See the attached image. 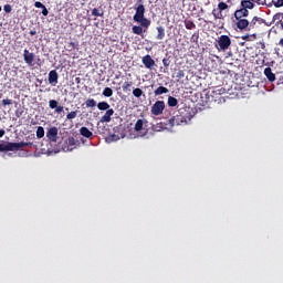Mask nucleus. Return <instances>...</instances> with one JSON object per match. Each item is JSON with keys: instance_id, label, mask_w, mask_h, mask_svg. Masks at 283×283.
<instances>
[{"instance_id": "obj_1", "label": "nucleus", "mask_w": 283, "mask_h": 283, "mask_svg": "<svg viewBox=\"0 0 283 283\" xmlns=\"http://www.w3.org/2000/svg\"><path fill=\"white\" fill-rule=\"evenodd\" d=\"M224 94H227V88L214 87L206 94L207 103H226L227 99L224 98Z\"/></svg>"}, {"instance_id": "obj_2", "label": "nucleus", "mask_w": 283, "mask_h": 283, "mask_svg": "<svg viewBox=\"0 0 283 283\" xmlns=\"http://www.w3.org/2000/svg\"><path fill=\"white\" fill-rule=\"evenodd\" d=\"M133 20L136 23H139L142 28H144V30H149V25H151V20L145 18V4H138Z\"/></svg>"}, {"instance_id": "obj_3", "label": "nucleus", "mask_w": 283, "mask_h": 283, "mask_svg": "<svg viewBox=\"0 0 283 283\" xmlns=\"http://www.w3.org/2000/svg\"><path fill=\"white\" fill-rule=\"evenodd\" d=\"M34 144L32 142H20V143H7L0 144V151H19L23 147H32Z\"/></svg>"}, {"instance_id": "obj_4", "label": "nucleus", "mask_w": 283, "mask_h": 283, "mask_svg": "<svg viewBox=\"0 0 283 283\" xmlns=\"http://www.w3.org/2000/svg\"><path fill=\"white\" fill-rule=\"evenodd\" d=\"M189 120H191V117L189 115H187V113L179 112V114L172 116L168 120V125H170V127H176L178 125H187V123H189Z\"/></svg>"}, {"instance_id": "obj_5", "label": "nucleus", "mask_w": 283, "mask_h": 283, "mask_svg": "<svg viewBox=\"0 0 283 283\" xmlns=\"http://www.w3.org/2000/svg\"><path fill=\"white\" fill-rule=\"evenodd\" d=\"M218 52H227L231 48V38L229 35H220L214 43Z\"/></svg>"}, {"instance_id": "obj_6", "label": "nucleus", "mask_w": 283, "mask_h": 283, "mask_svg": "<svg viewBox=\"0 0 283 283\" xmlns=\"http://www.w3.org/2000/svg\"><path fill=\"white\" fill-rule=\"evenodd\" d=\"M150 112L153 116H160V114L165 112V101L155 102V104L150 108Z\"/></svg>"}, {"instance_id": "obj_7", "label": "nucleus", "mask_w": 283, "mask_h": 283, "mask_svg": "<svg viewBox=\"0 0 283 283\" xmlns=\"http://www.w3.org/2000/svg\"><path fill=\"white\" fill-rule=\"evenodd\" d=\"M76 146V139L74 137H69L64 144L62 145V149L64 151H72L74 147Z\"/></svg>"}, {"instance_id": "obj_8", "label": "nucleus", "mask_w": 283, "mask_h": 283, "mask_svg": "<svg viewBox=\"0 0 283 283\" xmlns=\"http://www.w3.org/2000/svg\"><path fill=\"white\" fill-rule=\"evenodd\" d=\"M46 138H49L50 143H56L57 138H59V128L56 127H51L48 132H46Z\"/></svg>"}, {"instance_id": "obj_9", "label": "nucleus", "mask_w": 283, "mask_h": 283, "mask_svg": "<svg viewBox=\"0 0 283 283\" xmlns=\"http://www.w3.org/2000/svg\"><path fill=\"white\" fill-rule=\"evenodd\" d=\"M23 59L27 65H34V53L30 52V50L24 49Z\"/></svg>"}, {"instance_id": "obj_10", "label": "nucleus", "mask_w": 283, "mask_h": 283, "mask_svg": "<svg viewBox=\"0 0 283 283\" xmlns=\"http://www.w3.org/2000/svg\"><path fill=\"white\" fill-rule=\"evenodd\" d=\"M237 20V23H235V27L238 28V30H249L250 28V22L249 20L244 19V18H240V19H235Z\"/></svg>"}, {"instance_id": "obj_11", "label": "nucleus", "mask_w": 283, "mask_h": 283, "mask_svg": "<svg viewBox=\"0 0 283 283\" xmlns=\"http://www.w3.org/2000/svg\"><path fill=\"white\" fill-rule=\"evenodd\" d=\"M142 62L147 70H151L156 65V62L154 61V59H151V55L149 54L145 55Z\"/></svg>"}, {"instance_id": "obj_12", "label": "nucleus", "mask_w": 283, "mask_h": 283, "mask_svg": "<svg viewBox=\"0 0 283 283\" xmlns=\"http://www.w3.org/2000/svg\"><path fill=\"white\" fill-rule=\"evenodd\" d=\"M49 83L53 86L59 83V73L56 72V70H52L49 72Z\"/></svg>"}, {"instance_id": "obj_13", "label": "nucleus", "mask_w": 283, "mask_h": 283, "mask_svg": "<svg viewBox=\"0 0 283 283\" xmlns=\"http://www.w3.org/2000/svg\"><path fill=\"white\" fill-rule=\"evenodd\" d=\"M249 17V10L241 7L239 10L234 11V19H244Z\"/></svg>"}, {"instance_id": "obj_14", "label": "nucleus", "mask_w": 283, "mask_h": 283, "mask_svg": "<svg viewBox=\"0 0 283 283\" xmlns=\"http://www.w3.org/2000/svg\"><path fill=\"white\" fill-rule=\"evenodd\" d=\"M114 116V108H109L106 113L101 117V123H112V117Z\"/></svg>"}, {"instance_id": "obj_15", "label": "nucleus", "mask_w": 283, "mask_h": 283, "mask_svg": "<svg viewBox=\"0 0 283 283\" xmlns=\"http://www.w3.org/2000/svg\"><path fill=\"white\" fill-rule=\"evenodd\" d=\"M264 76H266L270 83L275 82V73H273V70L269 66L264 69Z\"/></svg>"}, {"instance_id": "obj_16", "label": "nucleus", "mask_w": 283, "mask_h": 283, "mask_svg": "<svg viewBox=\"0 0 283 283\" xmlns=\"http://www.w3.org/2000/svg\"><path fill=\"white\" fill-rule=\"evenodd\" d=\"M241 8H244L245 10H253L255 4L253 3V0H241Z\"/></svg>"}, {"instance_id": "obj_17", "label": "nucleus", "mask_w": 283, "mask_h": 283, "mask_svg": "<svg viewBox=\"0 0 283 283\" xmlns=\"http://www.w3.org/2000/svg\"><path fill=\"white\" fill-rule=\"evenodd\" d=\"M81 136H84V138H92L94 136V133L91 132L90 128L83 126L80 128Z\"/></svg>"}, {"instance_id": "obj_18", "label": "nucleus", "mask_w": 283, "mask_h": 283, "mask_svg": "<svg viewBox=\"0 0 283 283\" xmlns=\"http://www.w3.org/2000/svg\"><path fill=\"white\" fill-rule=\"evenodd\" d=\"M145 27L140 25H134L132 28L133 34H137L139 36H143V32H147V29L143 30Z\"/></svg>"}, {"instance_id": "obj_19", "label": "nucleus", "mask_w": 283, "mask_h": 283, "mask_svg": "<svg viewBox=\"0 0 283 283\" xmlns=\"http://www.w3.org/2000/svg\"><path fill=\"white\" fill-rule=\"evenodd\" d=\"M34 7L41 8L43 17H48V14H50V11H48V8L42 2L35 1Z\"/></svg>"}, {"instance_id": "obj_20", "label": "nucleus", "mask_w": 283, "mask_h": 283, "mask_svg": "<svg viewBox=\"0 0 283 283\" xmlns=\"http://www.w3.org/2000/svg\"><path fill=\"white\" fill-rule=\"evenodd\" d=\"M161 94H169V88L159 86L155 90V96H161Z\"/></svg>"}, {"instance_id": "obj_21", "label": "nucleus", "mask_w": 283, "mask_h": 283, "mask_svg": "<svg viewBox=\"0 0 283 283\" xmlns=\"http://www.w3.org/2000/svg\"><path fill=\"white\" fill-rule=\"evenodd\" d=\"M186 30H196V23L193 20L186 19L184 21Z\"/></svg>"}, {"instance_id": "obj_22", "label": "nucleus", "mask_w": 283, "mask_h": 283, "mask_svg": "<svg viewBox=\"0 0 283 283\" xmlns=\"http://www.w3.org/2000/svg\"><path fill=\"white\" fill-rule=\"evenodd\" d=\"M157 41H163L165 39V28L164 27H157Z\"/></svg>"}, {"instance_id": "obj_23", "label": "nucleus", "mask_w": 283, "mask_h": 283, "mask_svg": "<svg viewBox=\"0 0 283 283\" xmlns=\"http://www.w3.org/2000/svg\"><path fill=\"white\" fill-rule=\"evenodd\" d=\"M97 108L99 109V112H107L109 109V103L107 102H99L97 104Z\"/></svg>"}, {"instance_id": "obj_24", "label": "nucleus", "mask_w": 283, "mask_h": 283, "mask_svg": "<svg viewBox=\"0 0 283 283\" xmlns=\"http://www.w3.org/2000/svg\"><path fill=\"white\" fill-rule=\"evenodd\" d=\"M145 125V120L143 119H138L136 123H135V132H143V127Z\"/></svg>"}, {"instance_id": "obj_25", "label": "nucleus", "mask_w": 283, "mask_h": 283, "mask_svg": "<svg viewBox=\"0 0 283 283\" xmlns=\"http://www.w3.org/2000/svg\"><path fill=\"white\" fill-rule=\"evenodd\" d=\"M103 96H105L106 98H109L114 95V91L112 90V87H105L103 90Z\"/></svg>"}, {"instance_id": "obj_26", "label": "nucleus", "mask_w": 283, "mask_h": 283, "mask_svg": "<svg viewBox=\"0 0 283 283\" xmlns=\"http://www.w3.org/2000/svg\"><path fill=\"white\" fill-rule=\"evenodd\" d=\"M258 21H262V19L259 17H253L252 20L250 21L249 30H253L255 28Z\"/></svg>"}, {"instance_id": "obj_27", "label": "nucleus", "mask_w": 283, "mask_h": 283, "mask_svg": "<svg viewBox=\"0 0 283 283\" xmlns=\"http://www.w3.org/2000/svg\"><path fill=\"white\" fill-rule=\"evenodd\" d=\"M178 105V99L174 96L168 97V106L169 107H176Z\"/></svg>"}, {"instance_id": "obj_28", "label": "nucleus", "mask_w": 283, "mask_h": 283, "mask_svg": "<svg viewBox=\"0 0 283 283\" xmlns=\"http://www.w3.org/2000/svg\"><path fill=\"white\" fill-rule=\"evenodd\" d=\"M200 40V32H195L192 35H191V38H190V41L192 42V43H196V45H198V41Z\"/></svg>"}, {"instance_id": "obj_29", "label": "nucleus", "mask_w": 283, "mask_h": 283, "mask_svg": "<svg viewBox=\"0 0 283 283\" xmlns=\"http://www.w3.org/2000/svg\"><path fill=\"white\" fill-rule=\"evenodd\" d=\"M45 136V128L43 126H39L36 129V138H43Z\"/></svg>"}, {"instance_id": "obj_30", "label": "nucleus", "mask_w": 283, "mask_h": 283, "mask_svg": "<svg viewBox=\"0 0 283 283\" xmlns=\"http://www.w3.org/2000/svg\"><path fill=\"white\" fill-rule=\"evenodd\" d=\"M132 85H133L132 82H124L122 86L123 92H132Z\"/></svg>"}, {"instance_id": "obj_31", "label": "nucleus", "mask_w": 283, "mask_h": 283, "mask_svg": "<svg viewBox=\"0 0 283 283\" xmlns=\"http://www.w3.org/2000/svg\"><path fill=\"white\" fill-rule=\"evenodd\" d=\"M78 116V111H72L66 115L67 120H74Z\"/></svg>"}, {"instance_id": "obj_32", "label": "nucleus", "mask_w": 283, "mask_h": 283, "mask_svg": "<svg viewBox=\"0 0 283 283\" xmlns=\"http://www.w3.org/2000/svg\"><path fill=\"white\" fill-rule=\"evenodd\" d=\"M228 9H229V4H227V2H219L218 3L219 12H223V10H228Z\"/></svg>"}, {"instance_id": "obj_33", "label": "nucleus", "mask_w": 283, "mask_h": 283, "mask_svg": "<svg viewBox=\"0 0 283 283\" xmlns=\"http://www.w3.org/2000/svg\"><path fill=\"white\" fill-rule=\"evenodd\" d=\"M85 105H86V107H96V99H94V98H88V99L85 102Z\"/></svg>"}, {"instance_id": "obj_34", "label": "nucleus", "mask_w": 283, "mask_h": 283, "mask_svg": "<svg viewBox=\"0 0 283 283\" xmlns=\"http://www.w3.org/2000/svg\"><path fill=\"white\" fill-rule=\"evenodd\" d=\"M144 92L140 88H135L133 90V95L135 96V98H140V96H143Z\"/></svg>"}, {"instance_id": "obj_35", "label": "nucleus", "mask_w": 283, "mask_h": 283, "mask_svg": "<svg viewBox=\"0 0 283 283\" xmlns=\"http://www.w3.org/2000/svg\"><path fill=\"white\" fill-rule=\"evenodd\" d=\"M59 105V102L56 99H50L49 101V107L50 109H56V106Z\"/></svg>"}, {"instance_id": "obj_36", "label": "nucleus", "mask_w": 283, "mask_h": 283, "mask_svg": "<svg viewBox=\"0 0 283 283\" xmlns=\"http://www.w3.org/2000/svg\"><path fill=\"white\" fill-rule=\"evenodd\" d=\"M212 17H214V19H224V15H222V12H217L216 9L212 10Z\"/></svg>"}, {"instance_id": "obj_37", "label": "nucleus", "mask_w": 283, "mask_h": 283, "mask_svg": "<svg viewBox=\"0 0 283 283\" xmlns=\"http://www.w3.org/2000/svg\"><path fill=\"white\" fill-rule=\"evenodd\" d=\"M66 50H67V52H74V50H76V43L70 42V43L66 45Z\"/></svg>"}, {"instance_id": "obj_38", "label": "nucleus", "mask_w": 283, "mask_h": 283, "mask_svg": "<svg viewBox=\"0 0 283 283\" xmlns=\"http://www.w3.org/2000/svg\"><path fill=\"white\" fill-rule=\"evenodd\" d=\"M163 65L164 67H166V70H169V65H171V61L169 60V57L163 59Z\"/></svg>"}, {"instance_id": "obj_39", "label": "nucleus", "mask_w": 283, "mask_h": 283, "mask_svg": "<svg viewBox=\"0 0 283 283\" xmlns=\"http://www.w3.org/2000/svg\"><path fill=\"white\" fill-rule=\"evenodd\" d=\"M153 132H163V124L151 126Z\"/></svg>"}, {"instance_id": "obj_40", "label": "nucleus", "mask_w": 283, "mask_h": 283, "mask_svg": "<svg viewBox=\"0 0 283 283\" xmlns=\"http://www.w3.org/2000/svg\"><path fill=\"white\" fill-rule=\"evenodd\" d=\"M92 15L93 17H103V11L101 12V11H98V9L94 8L92 10Z\"/></svg>"}, {"instance_id": "obj_41", "label": "nucleus", "mask_w": 283, "mask_h": 283, "mask_svg": "<svg viewBox=\"0 0 283 283\" xmlns=\"http://www.w3.org/2000/svg\"><path fill=\"white\" fill-rule=\"evenodd\" d=\"M252 2L254 6H266V0H252Z\"/></svg>"}, {"instance_id": "obj_42", "label": "nucleus", "mask_w": 283, "mask_h": 283, "mask_svg": "<svg viewBox=\"0 0 283 283\" xmlns=\"http://www.w3.org/2000/svg\"><path fill=\"white\" fill-rule=\"evenodd\" d=\"M272 3L275 8H283V0L272 1Z\"/></svg>"}, {"instance_id": "obj_43", "label": "nucleus", "mask_w": 283, "mask_h": 283, "mask_svg": "<svg viewBox=\"0 0 283 283\" xmlns=\"http://www.w3.org/2000/svg\"><path fill=\"white\" fill-rule=\"evenodd\" d=\"M3 10L7 14H10L12 12V6L10 4H4Z\"/></svg>"}, {"instance_id": "obj_44", "label": "nucleus", "mask_w": 283, "mask_h": 283, "mask_svg": "<svg viewBox=\"0 0 283 283\" xmlns=\"http://www.w3.org/2000/svg\"><path fill=\"white\" fill-rule=\"evenodd\" d=\"M280 19H283V13H276L273 15V21H280Z\"/></svg>"}, {"instance_id": "obj_45", "label": "nucleus", "mask_w": 283, "mask_h": 283, "mask_svg": "<svg viewBox=\"0 0 283 283\" xmlns=\"http://www.w3.org/2000/svg\"><path fill=\"white\" fill-rule=\"evenodd\" d=\"M2 105L6 107V105H12V99H2Z\"/></svg>"}, {"instance_id": "obj_46", "label": "nucleus", "mask_w": 283, "mask_h": 283, "mask_svg": "<svg viewBox=\"0 0 283 283\" xmlns=\"http://www.w3.org/2000/svg\"><path fill=\"white\" fill-rule=\"evenodd\" d=\"M177 78H185V71H179L177 73Z\"/></svg>"}, {"instance_id": "obj_47", "label": "nucleus", "mask_w": 283, "mask_h": 283, "mask_svg": "<svg viewBox=\"0 0 283 283\" xmlns=\"http://www.w3.org/2000/svg\"><path fill=\"white\" fill-rule=\"evenodd\" d=\"M63 112V106H56L55 107V114H61Z\"/></svg>"}, {"instance_id": "obj_48", "label": "nucleus", "mask_w": 283, "mask_h": 283, "mask_svg": "<svg viewBox=\"0 0 283 283\" xmlns=\"http://www.w3.org/2000/svg\"><path fill=\"white\" fill-rule=\"evenodd\" d=\"M241 39H242V41H251V35L245 34Z\"/></svg>"}, {"instance_id": "obj_49", "label": "nucleus", "mask_w": 283, "mask_h": 283, "mask_svg": "<svg viewBox=\"0 0 283 283\" xmlns=\"http://www.w3.org/2000/svg\"><path fill=\"white\" fill-rule=\"evenodd\" d=\"M259 45H261V50H266V44L264 42H259Z\"/></svg>"}, {"instance_id": "obj_50", "label": "nucleus", "mask_w": 283, "mask_h": 283, "mask_svg": "<svg viewBox=\"0 0 283 283\" xmlns=\"http://www.w3.org/2000/svg\"><path fill=\"white\" fill-rule=\"evenodd\" d=\"M3 136H6V130L4 129H0V138H3Z\"/></svg>"}, {"instance_id": "obj_51", "label": "nucleus", "mask_w": 283, "mask_h": 283, "mask_svg": "<svg viewBox=\"0 0 283 283\" xmlns=\"http://www.w3.org/2000/svg\"><path fill=\"white\" fill-rule=\"evenodd\" d=\"M29 34H30L31 36H35L36 32H35L34 30H31V31L29 32Z\"/></svg>"}, {"instance_id": "obj_52", "label": "nucleus", "mask_w": 283, "mask_h": 283, "mask_svg": "<svg viewBox=\"0 0 283 283\" xmlns=\"http://www.w3.org/2000/svg\"><path fill=\"white\" fill-rule=\"evenodd\" d=\"M279 45L283 48V38L279 41Z\"/></svg>"}, {"instance_id": "obj_53", "label": "nucleus", "mask_w": 283, "mask_h": 283, "mask_svg": "<svg viewBox=\"0 0 283 283\" xmlns=\"http://www.w3.org/2000/svg\"><path fill=\"white\" fill-rule=\"evenodd\" d=\"M281 29L283 30V22H281Z\"/></svg>"}, {"instance_id": "obj_54", "label": "nucleus", "mask_w": 283, "mask_h": 283, "mask_svg": "<svg viewBox=\"0 0 283 283\" xmlns=\"http://www.w3.org/2000/svg\"><path fill=\"white\" fill-rule=\"evenodd\" d=\"M185 1H187V0H182V3H185Z\"/></svg>"}, {"instance_id": "obj_55", "label": "nucleus", "mask_w": 283, "mask_h": 283, "mask_svg": "<svg viewBox=\"0 0 283 283\" xmlns=\"http://www.w3.org/2000/svg\"><path fill=\"white\" fill-rule=\"evenodd\" d=\"M255 39V34L252 35Z\"/></svg>"}, {"instance_id": "obj_56", "label": "nucleus", "mask_w": 283, "mask_h": 283, "mask_svg": "<svg viewBox=\"0 0 283 283\" xmlns=\"http://www.w3.org/2000/svg\"><path fill=\"white\" fill-rule=\"evenodd\" d=\"M0 12H1V7H0Z\"/></svg>"}]
</instances>
